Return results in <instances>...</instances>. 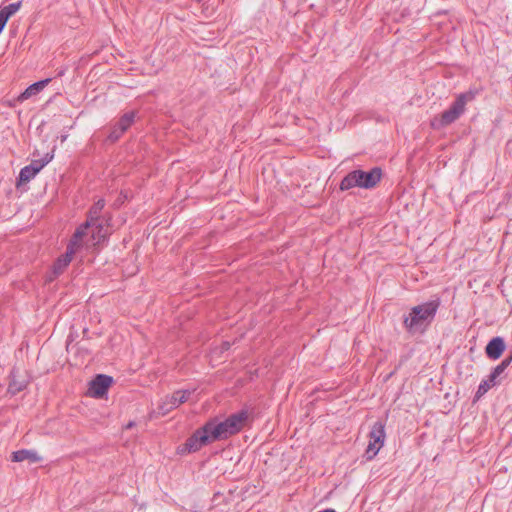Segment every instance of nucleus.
I'll use <instances>...</instances> for the list:
<instances>
[{
    "label": "nucleus",
    "instance_id": "f257e3e1",
    "mask_svg": "<svg viewBox=\"0 0 512 512\" xmlns=\"http://www.w3.org/2000/svg\"><path fill=\"white\" fill-rule=\"evenodd\" d=\"M440 306L439 299L431 300L410 309L403 317V326L410 334L424 333L435 318Z\"/></svg>",
    "mask_w": 512,
    "mask_h": 512
},
{
    "label": "nucleus",
    "instance_id": "f03ea898",
    "mask_svg": "<svg viewBox=\"0 0 512 512\" xmlns=\"http://www.w3.org/2000/svg\"><path fill=\"white\" fill-rule=\"evenodd\" d=\"M382 170L374 167L369 171L360 169L349 172L340 183V190L345 191L352 188L372 189L380 182Z\"/></svg>",
    "mask_w": 512,
    "mask_h": 512
},
{
    "label": "nucleus",
    "instance_id": "7ed1b4c3",
    "mask_svg": "<svg viewBox=\"0 0 512 512\" xmlns=\"http://www.w3.org/2000/svg\"><path fill=\"white\" fill-rule=\"evenodd\" d=\"M478 94L477 90L470 89L457 95L451 106L440 114L439 119L432 122L436 128L446 127L458 120L465 112L467 103L472 102Z\"/></svg>",
    "mask_w": 512,
    "mask_h": 512
},
{
    "label": "nucleus",
    "instance_id": "20e7f679",
    "mask_svg": "<svg viewBox=\"0 0 512 512\" xmlns=\"http://www.w3.org/2000/svg\"><path fill=\"white\" fill-rule=\"evenodd\" d=\"M103 228L104 226H80L77 229L66 247V266L71 262L73 255L77 253L79 240L89 236L91 245H95L96 248L106 240L108 231H104Z\"/></svg>",
    "mask_w": 512,
    "mask_h": 512
},
{
    "label": "nucleus",
    "instance_id": "39448f33",
    "mask_svg": "<svg viewBox=\"0 0 512 512\" xmlns=\"http://www.w3.org/2000/svg\"><path fill=\"white\" fill-rule=\"evenodd\" d=\"M369 443L364 456L367 460H372L383 447L386 433L385 424L382 421H376L369 432Z\"/></svg>",
    "mask_w": 512,
    "mask_h": 512
},
{
    "label": "nucleus",
    "instance_id": "423d86ee",
    "mask_svg": "<svg viewBox=\"0 0 512 512\" xmlns=\"http://www.w3.org/2000/svg\"><path fill=\"white\" fill-rule=\"evenodd\" d=\"M53 158V155L46 153L42 158L32 160V162L23 167L16 181V187L29 183Z\"/></svg>",
    "mask_w": 512,
    "mask_h": 512
},
{
    "label": "nucleus",
    "instance_id": "0eeeda50",
    "mask_svg": "<svg viewBox=\"0 0 512 512\" xmlns=\"http://www.w3.org/2000/svg\"><path fill=\"white\" fill-rule=\"evenodd\" d=\"M191 394L190 390H177L173 394L165 396L158 405V413L168 414L180 404L185 403Z\"/></svg>",
    "mask_w": 512,
    "mask_h": 512
},
{
    "label": "nucleus",
    "instance_id": "6e6552de",
    "mask_svg": "<svg viewBox=\"0 0 512 512\" xmlns=\"http://www.w3.org/2000/svg\"><path fill=\"white\" fill-rule=\"evenodd\" d=\"M212 442L214 441L210 437V432L208 428H206V424H204L186 440L184 444V450H186L189 453L196 452L200 450L203 446H206Z\"/></svg>",
    "mask_w": 512,
    "mask_h": 512
},
{
    "label": "nucleus",
    "instance_id": "1a4fd4ad",
    "mask_svg": "<svg viewBox=\"0 0 512 512\" xmlns=\"http://www.w3.org/2000/svg\"><path fill=\"white\" fill-rule=\"evenodd\" d=\"M113 383V378L105 374H98L89 385L88 393L91 397L102 398L106 395L109 387Z\"/></svg>",
    "mask_w": 512,
    "mask_h": 512
},
{
    "label": "nucleus",
    "instance_id": "9d476101",
    "mask_svg": "<svg viewBox=\"0 0 512 512\" xmlns=\"http://www.w3.org/2000/svg\"><path fill=\"white\" fill-rule=\"evenodd\" d=\"M205 424L206 428H208L210 432V437L214 442L217 440H224L232 436V433L227 426L228 424L226 419L224 421H218L217 418H212Z\"/></svg>",
    "mask_w": 512,
    "mask_h": 512
},
{
    "label": "nucleus",
    "instance_id": "9b49d317",
    "mask_svg": "<svg viewBox=\"0 0 512 512\" xmlns=\"http://www.w3.org/2000/svg\"><path fill=\"white\" fill-rule=\"evenodd\" d=\"M248 420L249 412L246 409L233 413L226 418L227 426L232 435L239 433L246 426Z\"/></svg>",
    "mask_w": 512,
    "mask_h": 512
},
{
    "label": "nucleus",
    "instance_id": "f8f14e48",
    "mask_svg": "<svg viewBox=\"0 0 512 512\" xmlns=\"http://www.w3.org/2000/svg\"><path fill=\"white\" fill-rule=\"evenodd\" d=\"M505 341L502 337H494L492 338L485 347V353L487 357L491 360H497L500 358L502 353L505 350Z\"/></svg>",
    "mask_w": 512,
    "mask_h": 512
},
{
    "label": "nucleus",
    "instance_id": "ddd939ff",
    "mask_svg": "<svg viewBox=\"0 0 512 512\" xmlns=\"http://www.w3.org/2000/svg\"><path fill=\"white\" fill-rule=\"evenodd\" d=\"M52 81L51 78H46L35 82L28 86L17 98L19 102L36 97L43 89Z\"/></svg>",
    "mask_w": 512,
    "mask_h": 512
},
{
    "label": "nucleus",
    "instance_id": "4468645a",
    "mask_svg": "<svg viewBox=\"0 0 512 512\" xmlns=\"http://www.w3.org/2000/svg\"><path fill=\"white\" fill-rule=\"evenodd\" d=\"M11 460L13 462L38 463L42 461V457L35 450L21 449L12 453Z\"/></svg>",
    "mask_w": 512,
    "mask_h": 512
},
{
    "label": "nucleus",
    "instance_id": "2eb2a0df",
    "mask_svg": "<svg viewBox=\"0 0 512 512\" xmlns=\"http://www.w3.org/2000/svg\"><path fill=\"white\" fill-rule=\"evenodd\" d=\"M11 380L8 385V392L12 395H15L21 391H23L27 386V381L23 379H18V371L13 370L11 372Z\"/></svg>",
    "mask_w": 512,
    "mask_h": 512
},
{
    "label": "nucleus",
    "instance_id": "dca6fc26",
    "mask_svg": "<svg viewBox=\"0 0 512 512\" xmlns=\"http://www.w3.org/2000/svg\"><path fill=\"white\" fill-rule=\"evenodd\" d=\"M512 362V351L509 356H507L500 364H498L488 376L489 382L497 383V378L506 370V368Z\"/></svg>",
    "mask_w": 512,
    "mask_h": 512
},
{
    "label": "nucleus",
    "instance_id": "f3484780",
    "mask_svg": "<svg viewBox=\"0 0 512 512\" xmlns=\"http://www.w3.org/2000/svg\"><path fill=\"white\" fill-rule=\"evenodd\" d=\"M105 206L103 199H99L90 209L87 220L83 224H93L100 219V213Z\"/></svg>",
    "mask_w": 512,
    "mask_h": 512
},
{
    "label": "nucleus",
    "instance_id": "a211bd4d",
    "mask_svg": "<svg viewBox=\"0 0 512 512\" xmlns=\"http://www.w3.org/2000/svg\"><path fill=\"white\" fill-rule=\"evenodd\" d=\"M135 116H136V112L130 111V112L125 113L119 119V121L116 124L120 128V133H124L125 131H127V129L133 124Z\"/></svg>",
    "mask_w": 512,
    "mask_h": 512
},
{
    "label": "nucleus",
    "instance_id": "6ab92c4d",
    "mask_svg": "<svg viewBox=\"0 0 512 512\" xmlns=\"http://www.w3.org/2000/svg\"><path fill=\"white\" fill-rule=\"evenodd\" d=\"M64 270V254L58 256L57 261L54 265L53 271L51 274L46 276L45 283L52 282L55 277L62 274Z\"/></svg>",
    "mask_w": 512,
    "mask_h": 512
},
{
    "label": "nucleus",
    "instance_id": "aec40b11",
    "mask_svg": "<svg viewBox=\"0 0 512 512\" xmlns=\"http://www.w3.org/2000/svg\"><path fill=\"white\" fill-rule=\"evenodd\" d=\"M20 6L21 2L10 3L9 5L4 6L0 10V13L8 20L12 15H14L19 10Z\"/></svg>",
    "mask_w": 512,
    "mask_h": 512
},
{
    "label": "nucleus",
    "instance_id": "412c9836",
    "mask_svg": "<svg viewBox=\"0 0 512 512\" xmlns=\"http://www.w3.org/2000/svg\"><path fill=\"white\" fill-rule=\"evenodd\" d=\"M495 385L496 384L494 382H491V383L489 382V378L482 380L478 386L477 391H476V397L477 398L482 397L484 394H486L489 391L490 388H492Z\"/></svg>",
    "mask_w": 512,
    "mask_h": 512
},
{
    "label": "nucleus",
    "instance_id": "4be33fe9",
    "mask_svg": "<svg viewBox=\"0 0 512 512\" xmlns=\"http://www.w3.org/2000/svg\"><path fill=\"white\" fill-rule=\"evenodd\" d=\"M81 247H85L86 249H94L96 248L95 245H91V238L88 236V237H84L83 240H79L78 241V245H77V252L79 251V249Z\"/></svg>",
    "mask_w": 512,
    "mask_h": 512
},
{
    "label": "nucleus",
    "instance_id": "5701e85b",
    "mask_svg": "<svg viewBox=\"0 0 512 512\" xmlns=\"http://www.w3.org/2000/svg\"><path fill=\"white\" fill-rule=\"evenodd\" d=\"M123 133H120V128L118 127V125L116 124L111 133L109 134L108 138L109 140H111L112 142L118 140L121 136H122Z\"/></svg>",
    "mask_w": 512,
    "mask_h": 512
},
{
    "label": "nucleus",
    "instance_id": "b1692460",
    "mask_svg": "<svg viewBox=\"0 0 512 512\" xmlns=\"http://www.w3.org/2000/svg\"><path fill=\"white\" fill-rule=\"evenodd\" d=\"M123 133H120V128L118 127V125L116 124L111 133L109 134L108 138L109 140H111L112 142L118 140L121 136H122Z\"/></svg>",
    "mask_w": 512,
    "mask_h": 512
},
{
    "label": "nucleus",
    "instance_id": "393cba45",
    "mask_svg": "<svg viewBox=\"0 0 512 512\" xmlns=\"http://www.w3.org/2000/svg\"><path fill=\"white\" fill-rule=\"evenodd\" d=\"M7 19L0 13V33L2 32V30L4 29L6 23H7Z\"/></svg>",
    "mask_w": 512,
    "mask_h": 512
},
{
    "label": "nucleus",
    "instance_id": "a878e982",
    "mask_svg": "<svg viewBox=\"0 0 512 512\" xmlns=\"http://www.w3.org/2000/svg\"><path fill=\"white\" fill-rule=\"evenodd\" d=\"M134 425H135V423H134V422H129V423L126 425V429H130V428H132Z\"/></svg>",
    "mask_w": 512,
    "mask_h": 512
},
{
    "label": "nucleus",
    "instance_id": "bb28decb",
    "mask_svg": "<svg viewBox=\"0 0 512 512\" xmlns=\"http://www.w3.org/2000/svg\"><path fill=\"white\" fill-rule=\"evenodd\" d=\"M59 139H60V142H61V143H62V142H64V136H60V138H59Z\"/></svg>",
    "mask_w": 512,
    "mask_h": 512
},
{
    "label": "nucleus",
    "instance_id": "cd10ccee",
    "mask_svg": "<svg viewBox=\"0 0 512 512\" xmlns=\"http://www.w3.org/2000/svg\"><path fill=\"white\" fill-rule=\"evenodd\" d=\"M62 74H63V71H62V70H60V71L58 72V76H61Z\"/></svg>",
    "mask_w": 512,
    "mask_h": 512
},
{
    "label": "nucleus",
    "instance_id": "c85d7f7f",
    "mask_svg": "<svg viewBox=\"0 0 512 512\" xmlns=\"http://www.w3.org/2000/svg\"><path fill=\"white\" fill-rule=\"evenodd\" d=\"M197 2H200L201 0H196Z\"/></svg>",
    "mask_w": 512,
    "mask_h": 512
}]
</instances>
